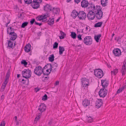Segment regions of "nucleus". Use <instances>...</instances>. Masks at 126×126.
I'll use <instances>...</instances> for the list:
<instances>
[{
  "label": "nucleus",
  "mask_w": 126,
  "mask_h": 126,
  "mask_svg": "<svg viewBox=\"0 0 126 126\" xmlns=\"http://www.w3.org/2000/svg\"><path fill=\"white\" fill-rule=\"evenodd\" d=\"M52 122V120H50V122H49L48 123V124L49 125H51V123Z\"/></svg>",
  "instance_id": "nucleus-63"
},
{
  "label": "nucleus",
  "mask_w": 126,
  "mask_h": 126,
  "mask_svg": "<svg viewBox=\"0 0 126 126\" xmlns=\"http://www.w3.org/2000/svg\"><path fill=\"white\" fill-rule=\"evenodd\" d=\"M99 6H96V7L95 8V5H94V7H93V8L92 10V11H93L94 12L96 13V10L97 9H100L99 8Z\"/></svg>",
  "instance_id": "nucleus-31"
},
{
  "label": "nucleus",
  "mask_w": 126,
  "mask_h": 126,
  "mask_svg": "<svg viewBox=\"0 0 126 126\" xmlns=\"http://www.w3.org/2000/svg\"><path fill=\"white\" fill-rule=\"evenodd\" d=\"M109 84L108 81L106 80V79L101 80V85L103 88H105L108 86Z\"/></svg>",
  "instance_id": "nucleus-19"
},
{
  "label": "nucleus",
  "mask_w": 126,
  "mask_h": 126,
  "mask_svg": "<svg viewBox=\"0 0 126 126\" xmlns=\"http://www.w3.org/2000/svg\"><path fill=\"white\" fill-rule=\"evenodd\" d=\"M59 81H57L55 83V85H58L59 84Z\"/></svg>",
  "instance_id": "nucleus-61"
},
{
  "label": "nucleus",
  "mask_w": 126,
  "mask_h": 126,
  "mask_svg": "<svg viewBox=\"0 0 126 126\" xmlns=\"http://www.w3.org/2000/svg\"><path fill=\"white\" fill-rule=\"evenodd\" d=\"M118 72V69L117 68L115 69H114L113 71H111V74H112V73H113V74L115 75H116V74Z\"/></svg>",
  "instance_id": "nucleus-34"
},
{
  "label": "nucleus",
  "mask_w": 126,
  "mask_h": 126,
  "mask_svg": "<svg viewBox=\"0 0 126 126\" xmlns=\"http://www.w3.org/2000/svg\"><path fill=\"white\" fill-rule=\"evenodd\" d=\"M44 10L47 12L52 11V10L53 12H54L55 9L54 7L52 9V6L50 5L47 4L44 6Z\"/></svg>",
  "instance_id": "nucleus-11"
},
{
  "label": "nucleus",
  "mask_w": 126,
  "mask_h": 126,
  "mask_svg": "<svg viewBox=\"0 0 126 126\" xmlns=\"http://www.w3.org/2000/svg\"><path fill=\"white\" fill-rule=\"evenodd\" d=\"M126 68L122 67L121 72L122 73V75L124 76L125 75L126 73Z\"/></svg>",
  "instance_id": "nucleus-38"
},
{
  "label": "nucleus",
  "mask_w": 126,
  "mask_h": 126,
  "mask_svg": "<svg viewBox=\"0 0 126 126\" xmlns=\"http://www.w3.org/2000/svg\"><path fill=\"white\" fill-rule=\"evenodd\" d=\"M47 95L46 94H45V95L43 96L42 100L44 101L46 100L47 99Z\"/></svg>",
  "instance_id": "nucleus-44"
},
{
  "label": "nucleus",
  "mask_w": 126,
  "mask_h": 126,
  "mask_svg": "<svg viewBox=\"0 0 126 126\" xmlns=\"http://www.w3.org/2000/svg\"><path fill=\"white\" fill-rule=\"evenodd\" d=\"M103 24V22H98L97 23H96L95 24L94 26L95 27H101Z\"/></svg>",
  "instance_id": "nucleus-33"
},
{
  "label": "nucleus",
  "mask_w": 126,
  "mask_h": 126,
  "mask_svg": "<svg viewBox=\"0 0 126 126\" xmlns=\"http://www.w3.org/2000/svg\"><path fill=\"white\" fill-rule=\"evenodd\" d=\"M8 41V47H11L12 49H13L14 48V46L13 42L10 40Z\"/></svg>",
  "instance_id": "nucleus-25"
},
{
  "label": "nucleus",
  "mask_w": 126,
  "mask_h": 126,
  "mask_svg": "<svg viewBox=\"0 0 126 126\" xmlns=\"http://www.w3.org/2000/svg\"><path fill=\"white\" fill-rule=\"evenodd\" d=\"M35 22H36L35 21V20L34 19H32L30 21L31 24L32 25L34 22L35 23Z\"/></svg>",
  "instance_id": "nucleus-49"
},
{
  "label": "nucleus",
  "mask_w": 126,
  "mask_h": 126,
  "mask_svg": "<svg viewBox=\"0 0 126 126\" xmlns=\"http://www.w3.org/2000/svg\"><path fill=\"white\" fill-rule=\"evenodd\" d=\"M42 112H40V113H39L35 118H41L42 115Z\"/></svg>",
  "instance_id": "nucleus-47"
},
{
  "label": "nucleus",
  "mask_w": 126,
  "mask_h": 126,
  "mask_svg": "<svg viewBox=\"0 0 126 126\" xmlns=\"http://www.w3.org/2000/svg\"><path fill=\"white\" fill-rule=\"evenodd\" d=\"M87 117L89 118H92L93 117L92 116V115H91V116H90L89 115H87Z\"/></svg>",
  "instance_id": "nucleus-64"
},
{
  "label": "nucleus",
  "mask_w": 126,
  "mask_h": 126,
  "mask_svg": "<svg viewBox=\"0 0 126 126\" xmlns=\"http://www.w3.org/2000/svg\"><path fill=\"white\" fill-rule=\"evenodd\" d=\"M21 63L22 64L24 65L25 66L27 65L28 64V63L25 60H22L21 61Z\"/></svg>",
  "instance_id": "nucleus-41"
},
{
  "label": "nucleus",
  "mask_w": 126,
  "mask_h": 126,
  "mask_svg": "<svg viewBox=\"0 0 126 126\" xmlns=\"http://www.w3.org/2000/svg\"><path fill=\"white\" fill-rule=\"evenodd\" d=\"M34 89L35 91L36 92H37L40 90V88H34Z\"/></svg>",
  "instance_id": "nucleus-53"
},
{
  "label": "nucleus",
  "mask_w": 126,
  "mask_h": 126,
  "mask_svg": "<svg viewBox=\"0 0 126 126\" xmlns=\"http://www.w3.org/2000/svg\"><path fill=\"white\" fill-rule=\"evenodd\" d=\"M10 20H9L8 22L6 23V24L5 25L6 27H8V25L10 23Z\"/></svg>",
  "instance_id": "nucleus-60"
},
{
  "label": "nucleus",
  "mask_w": 126,
  "mask_h": 126,
  "mask_svg": "<svg viewBox=\"0 0 126 126\" xmlns=\"http://www.w3.org/2000/svg\"><path fill=\"white\" fill-rule=\"evenodd\" d=\"M10 76V70L8 69L7 71L5 77V80L3 83L2 86V88L4 89L6 86V84L8 82Z\"/></svg>",
  "instance_id": "nucleus-4"
},
{
  "label": "nucleus",
  "mask_w": 126,
  "mask_h": 126,
  "mask_svg": "<svg viewBox=\"0 0 126 126\" xmlns=\"http://www.w3.org/2000/svg\"><path fill=\"white\" fill-rule=\"evenodd\" d=\"M95 16V13L92 11V9L90 10V11L88 12V14L87 15V17L89 19L91 20L93 19Z\"/></svg>",
  "instance_id": "nucleus-10"
},
{
  "label": "nucleus",
  "mask_w": 126,
  "mask_h": 126,
  "mask_svg": "<svg viewBox=\"0 0 126 126\" xmlns=\"http://www.w3.org/2000/svg\"><path fill=\"white\" fill-rule=\"evenodd\" d=\"M28 24V22H26L23 23L21 26V27L22 28H24L26 26H27Z\"/></svg>",
  "instance_id": "nucleus-39"
},
{
  "label": "nucleus",
  "mask_w": 126,
  "mask_h": 126,
  "mask_svg": "<svg viewBox=\"0 0 126 126\" xmlns=\"http://www.w3.org/2000/svg\"><path fill=\"white\" fill-rule=\"evenodd\" d=\"M78 18L80 20H85L86 17V15L83 11H79V12Z\"/></svg>",
  "instance_id": "nucleus-7"
},
{
  "label": "nucleus",
  "mask_w": 126,
  "mask_h": 126,
  "mask_svg": "<svg viewBox=\"0 0 126 126\" xmlns=\"http://www.w3.org/2000/svg\"><path fill=\"white\" fill-rule=\"evenodd\" d=\"M103 103V101L102 99H97L96 102L95 106L96 107L98 108H100L102 106Z\"/></svg>",
  "instance_id": "nucleus-17"
},
{
  "label": "nucleus",
  "mask_w": 126,
  "mask_h": 126,
  "mask_svg": "<svg viewBox=\"0 0 126 126\" xmlns=\"http://www.w3.org/2000/svg\"><path fill=\"white\" fill-rule=\"evenodd\" d=\"M107 93V91L105 88L101 89L99 92V94L100 97L103 98L105 97Z\"/></svg>",
  "instance_id": "nucleus-8"
},
{
  "label": "nucleus",
  "mask_w": 126,
  "mask_h": 126,
  "mask_svg": "<svg viewBox=\"0 0 126 126\" xmlns=\"http://www.w3.org/2000/svg\"><path fill=\"white\" fill-rule=\"evenodd\" d=\"M89 4L88 1L86 0H83L81 2V6L82 8H85L87 7Z\"/></svg>",
  "instance_id": "nucleus-18"
},
{
  "label": "nucleus",
  "mask_w": 126,
  "mask_h": 126,
  "mask_svg": "<svg viewBox=\"0 0 126 126\" xmlns=\"http://www.w3.org/2000/svg\"><path fill=\"white\" fill-rule=\"evenodd\" d=\"M74 0L75 2H76L77 4H78L80 1V0Z\"/></svg>",
  "instance_id": "nucleus-59"
},
{
  "label": "nucleus",
  "mask_w": 126,
  "mask_h": 126,
  "mask_svg": "<svg viewBox=\"0 0 126 126\" xmlns=\"http://www.w3.org/2000/svg\"><path fill=\"white\" fill-rule=\"evenodd\" d=\"M59 54L60 55H62L63 52L65 51L64 48L63 47L59 46Z\"/></svg>",
  "instance_id": "nucleus-24"
},
{
  "label": "nucleus",
  "mask_w": 126,
  "mask_h": 126,
  "mask_svg": "<svg viewBox=\"0 0 126 126\" xmlns=\"http://www.w3.org/2000/svg\"><path fill=\"white\" fill-rule=\"evenodd\" d=\"M46 14L45 15H41L42 16V19L43 20L45 19H46L47 17L48 16V13H46Z\"/></svg>",
  "instance_id": "nucleus-37"
},
{
  "label": "nucleus",
  "mask_w": 126,
  "mask_h": 126,
  "mask_svg": "<svg viewBox=\"0 0 126 126\" xmlns=\"http://www.w3.org/2000/svg\"><path fill=\"white\" fill-rule=\"evenodd\" d=\"M39 119H35L34 121V123L36 124L37 121H39Z\"/></svg>",
  "instance_id": "nucleus-55"
},
{
  "label": "nucleus",
  "mask_w": 126,
  "mask_h": 126,
  "mask_svg": "<svg viewBox=\"0 0 126 126\" xmlns=\"http://www.w3.org/2000/svg\"><path fill=\"white\" fill-rule=\"evenodd\" d=\"M99 6H96V7L95 8V5H94V7H93V8L92 10V11H93L94 12L96 13V10L97 9H100L99 8Z\"/></svg>",
  "instance_id": "nucleus-30"
},
{
  "label": "nucleus",
  "mask_w": 126,
  "mask_h": 126,
  "mask_svg": "<svg viewBox=\"0 0 126 126\" xmlns=\"http://www.w3.org/2000/svg\"><path fill=\"white\" fill-rule=\"evenodd\" d=\"M81 35L79 34L77 36V37L78 39L79 40H81L82 39L81 37Z\"/></svg>",
  "instance_id": "nucleus-51"
},
{
  "label": "nucleus",
  "mask_w": 126,
  "mask_h": 126,
  "mask_svg": "<svg viewBox=\"0 0 126 126\" xmlns=\"http://www.w3.org/2000/svg\"><path fill=\"white\" fill-rule=\"evenodd\" d=\"M71 36L73 39H75L76 37V34L75 32H71Z\"/></svg>",
  "instance_id": "nucleus-36"
},
{
  "label": "nucleus",
  "mask_w": 126,
  "mask_h": 126,
  "mask_svg": "<svg viewBox=\"0 0 126 126\" xmlns=\"http://www.w3.org/2000/svg\"><path fill=\"white\" fill-rule=\"evenodd\" d=\"M33 1L39 3H41L42 1V0H33Z\"/></svg>",
  "instance_id": "nucleus-54"
},
{
  "label": "nucleus",
  "mask_w": 126,
  "mask_h": 126,
  "mask_svg": "<svg viewBox=\"0 0 126 126\" xmlns=\"http://www.w3.org/2000/svg\"><path fill=\"white\" fill-rule=\"evenodd\" d=\"M101 9H97L95 13L96 17L97 19H100L102 17L103 13Z\"/></svg>",
  "instance_id": "nucleus-9"
},
{
  "label": "nucleus",
  "mask_w": 126,
  "mask_h": 126,
  "mask_svg": "<svg viewBox=\"0 0 126 126\" xmlns=\"http://www.w3.org/2000/svg\"><path fill=\"white\" fill-rule=\"evenodd\" d=\"M36 19L37 20L41 21L42 20V21H43L42 19V16H38L37 17H36Z\"/></svg>",
  "instance_id": "nucleus-43"
},
{
  "label": "nucleus",
  "mask_w": 126,
  "mask_h": 126,
  "mask_svg": "<svg viewBox=\"0 0 126 126\" xmlns=\"http://www.w3.org/2000/svg\"><path fill=\"white\" fill-rule=\"evenodd\" d=\"M43 69L41 66H39L35 67L34 70V73L36 75L40 76L42 73H44L43 72Z\"/></svg>",
  "instance_id": "nucleus-2"
},
{
  "label": "nucleus",
  "mask_w": 126,
  "mask_h": 126,
  "mask_svg": "<svg viewBox=\"0 0 126 126\" xmlns=\"http://www.w3.org/2000/svg\"><path fill=\"white\" fill-rule=\"evenodd\" d=\"M101 36V35L100 34H99L96 36H95L94 38L96 42H99V40Z\"/></svg>",
  "instance_id": "nucleus-27"
},
{
  "label": "nucleus",
  "mask_w": 126,
  "mask_h": 126,
  "mask_svg": "<svg viewBox=\"0 0 126 126\" xmlns=\"http://www.w3.org/2000/svg\"><path fill=\"white\" fill-rule=\"evenodd\" d=\"M94 74L96 76L99 78H102L104 75L103 71L100 69L95 70L94 71Z\"/></svg>",
  "instance_id": "nucleus-3"
},
{
  "label": "nucleus",
  "mask_w": 126,
  "mask_h": 126,
  "mask_svg": "<svg viewBox=\"0 0 126 126\" xmlns=\"http://www.w3.org/2000/svg\"><path fill=\"white\" fill-rule=\"evenodd\" d=\"M123 90L121 89V88H120L117 91V94H119L121 92H122Z\"/></svg>",
  "instance_id": "nucleus-50"
},
{
  "label": "nucleus",
  "mask_w": 126,
  "mask_h": 126,
  "mask_svg": "<svg viewBox=\"0 0 126 126\" xmlns=\"http://www.w3.org/2000/svg\"><path fill=\"white\" fill-rule=\"evenodd\" d=\"M55 11L56 12H54V13L56 14H57L59 12V10L58 8H56L55 9Z\"/></svg>",
  "instance_id": "nucleus-56"
},
{
  "label": "nucleus",
  "mask_w": 126,
  "mask_h": 126,
  "mask_svg": "<svg viewBox=\"0 0 126 126\" xmlns=\"http://www.w3.org/2000/svg\"><path fill=\"white\" fill-rule=\"evenodd\" d=\"M79 13L76 10H74L72 12L71 16L73 18H75L78 16V17Z\"/></svg>",
  "instance_id": "nucleus-21"
},
{
  "label": "nucleus",
  "mask_w": 126,
  "mask_h": 126,
  "mask_svg": "<svg viewBox=\"0 0 126 126\" xmlns=\"http://www.w3.org/2000/svg\"><path fill=\"white\" fill-rule=\"evenodd\" d=\"M114 55L116 57H119L121 54L120 49L118 48H114L112 51Z\"/></svg>",
  "instance_id": "nucleus-13"
},
{
  "label": "nucleus",
  "mask_w": 126,
  "mask_h": 126,
  "mask_svg": "<svg viewBox=\"0 0 126 126\" xmlns=\"http://www.w3.org/2000/svg\"><path fill=\"white\" fill-rule=\"evenodd\" d=\"M31 45L30 44H28L25 46L24 47L25 51L27 52H28L30 51Z\"/></svg>",
  "instance_id": "nucleus-22"
},
{
  "label": "nucleus",
  "mask_w": 126,
  "mask_h": 126,
  "mask_svg": "<svg viewBox=\"0 0 126 126\" xmlns=\"http://www.w3.org/2000/svg\"><path fill=\"white\" fill-rule=\"evenodd\" d=\"M5 122L3 120L1 122L0 125V126H5Z\"/></svg>",
  "instance_id": "nucleus-46"
},
{
  "label": "nucleus",
  "mask_w": 126,
  "mask_h": 126,
  "mask_svg": "<svg viewBox=\"0 0 126 126\" xmlns=\"http://www.w3.org/2000/svg\"><path fill=\"white\" fill-rule=\"evenodd\" d=\"M46 69H48V70H50V71L48 73H44V74L45 75H48L50 73L52 69V67L51 64L50 63L46 65L45 66V67H44L43 69L44 70Z\"/></svg>",
  "instance_id": "nucleus-14"
},
{
  "label": "nucleus",
  "mask_w": 126,
  "mask_h": 126,
  "mask_svg": "<svg viewBox=\"0 0 126 126\" xmlns=\"http://www.w3.org/2000/svg\"><path fill=\"white\" fill-rule=\"evenodd\" d=\"M60 32L61 36H59L60 38L61 39H63L64 38V36L66 35L65 34L61 31H60Z\"/></svg>",
  "instance_id": "nucleus-32"
},
{
  "label": "nucleus",
  "mask_w": 126,
  "mask_h": 126,
  "mask_svg": "<svg viewBox=\"0 0 126 126\" xmlns=\"http://www.w3.org/2000/svg\"><path fill=\"white\" fill-rule=\"evenodd\" d=\"M121 89L123 91L125 89H126V83H125L124 84L123 86L121 88Z\"/></svg>",
  "instance_id": "nucleus-52"
},
{
  "label": "nucleus",
  "mask_w": 126,
  "mask_h": 126,
  "mask_svg": "<svg viewBox=\"0 0 126 126\" xmlns=\"http://www.w3.org/2000/svg\"><path fill=\"white\" fill-rule=\"evenodd\" d=\"M9 28L7 29V33L9 34L10 37V39L11 40H14L17 37V34L14 32H9Z\"/></svg>",
  "instance_id": "nucleus-6"
},
{
  "label": "nucleus",
  "mask_w": 126,
  "mask_h": 126,
  "mask_svg": "<svg viewBox=\"0 0 126 126\" xmlns=\"http://www.w3.org/2000/svg\"><path fill=\"white\" fill-rule=\"evenodd\" d=\"M54 18H52L51 19H50L47 21L48 24L49 25H51L54 24Z\"/></svg>",
  "instance_id": "nucleus-28"
},
{
  "label": "nucleus",
  "mask_w": 126,
  "mask_h": 126,
  "mask_svg": "<svg viewBox=\"0 0 126 126\" xmlns=\"http://www.w3.org/2000/svg\"><path fill=\"white\" fill-rule=\"evenodd\" d=\"M82 85L83 87H87L89 85V80L88 79L85 78H83L81 79Z\"/></svg>",
  "instance_id": "nucleus-12"
},
{
  "label": "nucleus",
  "mask_w": 126,
  "mask_h": 126,
  "mask_svg": "<svg viewBox=\"0 0 126 126\" xmlns=\"http://www.w3.org/2000/svg\"><path fill=\"white\" fill-rule=\"evenodd\" d=\"M93 119H87V122L88 123H91L93 121Z\"/></svg>",
  "instance_id": "nucleus-45"
},
{
  "label": "nucleus",
  "mask_w": 126,
  "mask_h": 126,
  "mask_svg": "<svg viewBox=\"0 0 126 126\" xmlns=\"http://www.w3.org/2000/svg\"><path fill=\"white\" fill-rule=\"evenodd\" d=\"M26 4H30L32 2V0H24Z\"/></svg>",
  "instance_id": "nucleus-40"
},
{
  "label": "nucleus",
  "mask_w": 126,
  "mask_h": 126,
  "mask_svg": "<svg viewBox=\"0 0 126 126\" xmlns=\"http://www.w3.org/2000/svg\"><path fill=\"white\" fill-rule=\"evenodd\" d=\"M94 4H91L90 6L89 7H88V8H91V9H92V8L93 9V7H94Z\"/></svg>",
  "instance_id": "nucleus-57"
},
{
  "label": "nucleus",
  "mask_w": 126,
  "mask_h": 126,
  "mask_svg": "<svg viewBox=\"0 0 126 126\" xmlns=\"http://www.w3.org/2000/svg\"><path fill=\"white\" fill-rule=\"evenodd\" d=\"M122 67L126 68V60H125L124 61Z\"/></svg>",
  "instance_id": "nucleus-48"
},
{
  "label": "nucleus",
  "mask_w": 126,
  "mask_h": 126,
  "mask_svg": "<svg viewBox=\"0 0 126 126\" xmlns=\"http://www.w3.org/2000/svg\"><path fill=\"white\" fill-rule=\"evenodd\" d=\"M82 104L84 107H86L89 106L90 104V101L88 99H84L83 101Z\"/></svg>",
  "instance_id": "nucleus-20"
},
{
  "label": "nucleus",
  "mask_w": 126,
  "mask_h": 126,
  "mask_svg": "<svg viewBox=\"0 0 126 126\" xmlns=\"http://www.w3.org/2000/svg\"><path fill=\"white\" fill-rule=\"evenodd\" d=\"M39 3H40L37 2L33 1L31 3V6L34 9H37L40 7V5Z\"/></svg>",
  "instance_id": "nucleus-16"
},
{
  "label": "nucleus",
  "mask_w": 126,
  "mask_h": 126,
  "mask_svg": "<svg viewBox=\"0 0 126 126\" xmlns=\"http://www.w3.org/2000/svg\"><path fill=\"white\" fill-rule=\"evenodd\" d=\"M108 0H101V4L103 7L107 6V3Z\"/></svg>",
  "instance_id": "nucleus-26"
},
{
  "label": "nucleus",
  "mask_w": 126,
  "mask_h": 126,
  "mask_svg": "<svg viewBox=\"0 0 126 126\" xmlns=\"http://www.w3.org/2000/svg\"><path fill=\"white\" fill-rule=\"evenodd\" d=\"M46 108L45 105L44 103H41L39 107L38 110L41 112H43L45 110Z\"/></svg>",
  "instance_id": "nucleus-15"
},
{
  "label": "nucleus",
  "mask_w": 126,
  "mask_h": 126,
  "mask_svg": "<svg viewBox=\"0 0 126 126\" xmlns=\"http://www.w3.org/2000/svg\"><path fill=\"white\" fill-rule=\"evenodd\" d=\"M93 40L91 36H86L83 40L84 43L87 45H90L92 44Z\"/></svg>",
  "instance_id": "nucleus-5"
},
{
  "label": "nucleus",
  "mask_w": 126,
  "mask_h": 126,
  "mask_svg": "<svg viewBox=\"0 0 126 126\" xmlns=\"http://www.w3.org/2000/svg\"><path fill=\"white\" fill-rule=\"evenodd\" d=\"M54 56L53 54L51 55L48 58L50 62H52L54 60Z\"/></svg>",
  "instance_id": "nucleus-29"
},
{
  "label": "nucleus",
  "mask_w": 126,
  "mask_h": 126,
  "mask_svg": "<svg viewBox=\"0 0 126 126\" xmlns=\"http://www.w3.org/2000/svg\"><path fill=\"white\" fill-rule=\"evenodd\" d=\"M23 77L26 79L30 78L31 76L32 72L31 70L24 69L22 72Z\"/></svg>",
  "instance_id": "nucleus-1"
},
{
  "label": "nucleus",
  "mask_w": 126,
  "mask_h": 126,
  "mask_svg": "<svg viewBox=\"0 0 126 126\" xmlns=\"http://www.w3.org/2000/svg\"><path fill=\"white\" fill-rule=\"evenodd\" d=\"M4 97V96L3 95H2L1 96V100H3Z\"/></svg>",
  "instance_id": "nucleus-62"
},
{
  "label": "nucleus",
  "mask_w": 126,
  "mask_h": 126,
  "mask_svg": "<svg viewBox=\"0 0 126 126\" xmlns=\"http://www.w3.org/2000/svg\"><path fill=\"white\" fill-rule=\"evenodd\" d=\"M35 24L36 25H39V26H40L42 25V23H39L36 22H35Z\"/></svg>",
  "instance_id": "nucleus-58"
},
{
  "label": "nucleus",
  "mask_w": 126,
  "mask_h": 126,
  "mask_svg": "<svg viewBox=\"0 0 126 126\" xmlns=\"http://www.w3.org/2000/svg\"><path fill=\"white\" fill-rule=\"evenodd\" d=\"M58 43L56 42H55L53 45V48L54 49L57 48L58 47Z\"/></svg>",
  "instance_id": "nucleus-42"
},
{
  "label": "nucleus",
  "mask_w": 126,
  "mask_h": 126,
  "mask_svg": "<svg viewBox=\"0 0 126 126\" xmlns=\"http://www.w3.org/2000/svg\"><path fill=\"white\" fill-rule=\"evenodd\" d=\"M15 120L16 125H18L21 122V120H20L19 119H15Z\"/></svg>",
  "instance_id": "nucleus-35"
},
{
  "label": "nucleus",
  "mask_w": 126,
  "mask_h": 126,
  "mask_svg": "<svg viewBox=\"0 0 126 126\" xmlns=\"http://www.w3.org/2000/svg\"><path fill=\"white\" fill-rule=\"evenodd\" d=\"M58 66V64L56 63H54L52 64V72H55L56 71L57 68Z\"/></svg>",
  "instance_id": "nucleus-23"
}]
</instances>
